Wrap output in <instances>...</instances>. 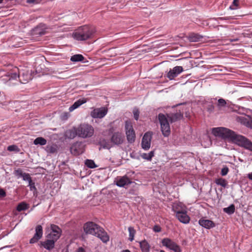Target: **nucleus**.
Masks as SVG:
<instances>
[{
	"label": "nucleus",
	"instance_id": "58836bf2",
	"mask_svg": "<svg viewBox=\"0 0 252 252\" xmlns=\"http://www.w3.org/2000/svg\"><path fill=\"white\" fill-rule=\"evenodd\" d=\"M7 150H8V151H18V147H17V146L14 145H10V146H9L7 147Z\"/></svg>",
	"mask_w": 252,
	"mask_h": 252
},
{
	"label": "nucleus",
	"instance_id": "f3484780",
	"mask_svg": "<svg viewBox=\"0 0 252 252\" xmlns=\"http://www.w3.org/2000/svg\"><path fill=\"white\" fill-rule=\"evenodd\" d=\"M172 209L176 215L183 211H186L187 208L183 203L181 202H175L172 205Z\"/></svg>",
	"mask_w": 252,
	"mask_h": 252
},
{
	"label": "nucleus",
	"instance_id": "09e8293b",
	"mask_svg": "<svg viewBox=\"0 0 252 252\" xmlns=\"http://www.w3.org/2000/svg\"><path fill=\"white\" fill-rule=\"evenodd\" d=\"M121 252H131L128 250H125L122 251Z\"/></svg>",
	"mask_w": 252,
	"mask_h": 252
},
{
	"label": "nucleus",
	"instance_id": "f8f14e48",
	"mask_svg": "<svg viewBox=\"0 0 252 252\" xmlns=\"http://www.w3.org/2000/svg\"><path fill=\"white\" fill-rule=\"evenodd\" d=\"M152 137V133L151 132H147L144 135L141 142V146L144 150H148L150 149Z\"/></svg>",
	"mask_w": 252,
	"mask_h": 252
},
{
	"label": "nucleus",
	"instance_id": "ddd939ff",
	"mask_svg": "<svg viewBox=\"0 0 252 252\" xmlns=\"http://www.w3.org/2000/svg\"><path fill=\"white\" fill-rule=\"evenodd\" d=\"M183 71V68L181 66H176L170 69L167 73V77L171 80L176 77L179 74Z\"/></svg>",
	"mask_w": 252,
	"mask_h": 252
},
{
	"label": "nucleus",
	"instance_id": "c85d7f7f",
	"mask_svg": "<svg viewBox=\"0 0 252 252\" xmlns=\"http://www.w3.org/2000/svg\"><path fill=\"white\" fill-rule=\"evenodd\" d=\"M223 211L228 214H232L235 211V206L231 204L229 207L223 208Z\"/></svg>",
	"mask_w": 252,
	"mask_h": 252
},
{
	"label": "nucleus",
	"instance_id": "79ce46f5",
	"mask_svg": "<svg viewBox=\"0 0 252 252\" xmlns=\"http://www.w3.org/2000/svg\"><path fill=\"white\" fill-rule=\"evenodd\" d=\"M153 230L156 232H159L161 231V227L158 225H156L153 227Z\"/></svg>",
	"mask_w": 252,
	"mask_h": 252
},
{
	"label": "nucleus",
	"instance_id": "37998d69",
	"mask_svg": "<svg viewBox=\"0 0 252 252\" xmlns=\"http://www.w3.org/2000/svg\"><path fill=\"white\" fill-rule=\"evenodd\" d=\"M234 18L233 17H220L219 18V19L220 20H232L234 19Z\"/></svg>",
	"mask_w": 252,
	"mask_h": 252
},
{
	"label": "nucleus",
	"instance_id": "3c124183",
	"mask_svg": "<svg viewBox=\"0 0 252 252\" xmlns=\"http://www.w3.org/2000/svg\"><path fill=\"white\" fill-rule=\"evenodd\" d=\"M251 128H252V125H251Z\"/></svg>",
	"mask_w": 252,
	"mask_h": 252
},
{
	"label": "nucleus",
	"instance_id": "9d476101",
	"mask_svg": "<svg viewBox=\"0 0 252 252\" xmlns=\"http://www.w3.org/2000/svg\"><path fill=\"white\" fill-rule=\"evenodd\" d=\"M107 108L102 107L98 108H95L90 113V115L93 118H102L107 113Z\"/></svg>",
	"mask_w": 252,
	"mask_h": 252
},
{
	"label": "nucleus",
	"instance_id": "a211bd4d",
	"mask_svg": "<svg viewBox=\"0 0 252 252\" xmlns=\"http://www.w3.org/2000/svg\"><path fill=\"white\" fill-rule=\"evenodd\" d=\"M176 218L181 222L185 224H187L189 222L190 218L187 215V210L186 211H183L179 214L176 215Z\"/></svg>",
	"mask_w": 252,
	"mask_h": 252
},
{
	"label": "nucleus",
	"instance_id": "39448f33",
	"mask_svg": "<svg viewBox=\"0 0 252 252\" xmlns=\"http://www.w3.org/2000/svg\"><path fill=\"white\" fill-rule=\"evenodd\" d=\"M84 230L86 234H92L99 238L103 243H107L109 237L102 228L97 224L89 221L84 225Z\"/></svg>",
	"mask_w": 252,
	"mask_h": 252
},
{
	"label": "nucleus",
	"instance_id": "8fccbe9b",
	"mask_svg": "<svg viewBox=\"0 0 252 252\" xmlns=\"http://www.w3.org/2000/svg\"><path fill=\"white\" fill-rule=\"evenodd\" d=\"M104 148H108V147L107 146H104Z\"/></svg>",
	"mask_w": 252,
	"mask_h": 252
},
{
	"label": "nucleus",
	"instance_id": "c03bdc74",
	"mask_svg": "<svg viewBox=\"0 0 252 252\" xmlns=\"http://www.w3.org/2000/svg\"><path fill=\"white\" fill-rule=\"evenodd\" d=\"M5 195V191L3 189H0V197H4Z\"/></svg>",
	"mask_w": 252,
	"mask_h": 252
},
{
	"label": "nucleus",
	"instance_id": "393cba45",
	"mask_svg": "<svg viewBox=\"0 0 252 252\" xmlns=\"http://www.w3.org/2000/svg\"><path fill=\"white\" fill-rule=\"evenodd\" d=\"M139 244L142 252H149L150 246L147 241H142L139 242Z\"/></svg>",
	"mask_w": 252,
	"mask_h": 252
},
{
	"label": "nucleus",
	"instance_id": "20e7f679",
	"mask_svg": "<svg viewBox=\"0 0 252 252\" xmlns=\"http://www.w3.org/2000/svg\"><path fill=\"white\" fill-rule=\"evenodd\" d=\"M182 117L183 115L181 113L165 115L162 113L158 114V119L160 125V129L164 137H168L170 134L169 123H172Z\"/></svg>",
	"mask_w": 252,
	"mask_h": 252
},
{
	"label": "nucleus",
	"instance_id": "ea45409f",
	"mask_svg": "<svg viewBox=\"0 0 252 252\" xmlns=\"http://www.w3.org/2000/svg\"><path fill=\"white\" fill-rule=\"evenodd\" d=\"M134 118L136 120H137L139 117V112L137 109H134L133 111Z\"/></svg>",
	"mask_w": 252,
	"mask_h": 252
},
{
	"label": "nucleus",
	"instance_id": "2f4dec72",
	"mask_svg": "<svg viewBox=\"0 0 252 252\" xmlns=\"http://www.w3.org/2000/svg\"><path fill=\"white\" fill-rule=\"evenodd\" d=\"M28 208V205L24 202H22L18 204L17 207V210L20 212L23 210H26Z\"/></svg>",
	"mask_w": 252,
	"mask_h": 252
},
{
	"label": "nucleus",
	"instance_id": "412c9836",
	"mask_svg": "<svg viewBox=\"0 0 252 252\" xmlns=\"http://www.w3.org/2000/svg\"><path fill=\"white\" fill-rule=\"evenodd\" d=\"M188 38L190 42H197L201 40L203 36L197 33H191L189 35Z\"/></svg>",
	"mask_w": 252,
	"mask_h": 252
},
{
	"label": "nucleus",
	"instance_id": "a19ab883",
	"mask_svg": "<svg viewBox=\"0 0 252 252\" xmlns=\"http://www.w3.org/2000/svg\"><path fill=\"white\" fill-rule=\"evenodd\" d=\"M228 168L226 166L222 168L221 170V174L222 176H225L228 172Z\"/></svg>",
	"mask_w": 252,
	"mask_h": 252
},
{
	"label": "nucleus",
	"instance_id": "423d86ee",
	"mask_svg": "<svg viewBox=\"0 0 252 252\" xmlns=\"http://www.w3.org/2000/svg\"><path fill=\"white\" fill-rule=\"evenodd\" d=\"M95 32L94 29L88 25L79 27L72 34L74 39L78 41H85L93 37Z\"/></svg>",
	"mask_w": 252,
	"mask_h": 252
},
{
	"label": "nucleus",
	"instance_id": "aec40b11",
	"mask_svg": "<svg viewBox=\"0 0 252 252\" xmlns=\"http://www.w3.org/2000/svg\"><path fill=\"white\" fill-rule=\"evenodd\" d=\"M198 223L201 226L206 229H210L215 226L214 222L209 220L200 219Z\"/></svg>",
	"mask_w": 252,
	"mask_h": 252
},
{
	"label": "nucleus",
	"instance_id": "7c9ffc66",
	"mask_svg": "<svg viewBox=\"0 0 252 252\" xmlns=\"http://www.w3.org/2000/svg\"><path fill=\"white\" fill-rule=\"evenodd\" d=\"M226 105V101L223 98H220L218 100L217 107L219 109H221V108L224 107Z\"/></svg>",
	"mask_w": 252,
	"mask_h": 252
},
{
	"label": "nucleus",
	"instance_id": "9b49d317",
	"mask_svg": "<svg viewBox=\"0 0 252 252\" xmlns=\"http://www.w3.org/2000/svg\"><path fill=\"white\" fill-rule=\"evenodd\" d=\"M51 231L48 235V237L54 241H57L61 236L62 230L57 225L52 224L51 225Z\"/></svg>",
	"mask_w": 252,
	"mask_h": 252
},
{
	"label": "nucleus",
	"instance_id": "7ed1b4c3",
	"mask_svg": "<svg viewBox=\"0 0 252 252\" xmlns=\"http://www.w3.org/2000/svg\"><path fill=\"white\" fill-rule=\"evenodd\" d=\"M94 132V128L92 126L83 123L67 130L66 136L70 139H73L76 136L85 139L92 137Z\"/></svg>",
	"mask_w": 252,
	"mask_h": 252
},
{
	"label": "nucleus",
	"instance_id": "e433bc0d",
	"mask_svg": "<svg viewBox=\"0 0 252 252\" xmlns=\"http://www.w3.org/2000/svg\"><path fill=\"white\" fill-rule=\"evenodd\" d=\"M22 178L23 180L27 181L28 182L32 180V178L29 173H24Z\"/></svg>",
	"mask_w": 252,
	"mask_h": 252
},
{
	"label": "nucleus",
	"instance_id": "f257e3e1",
	"mask_svg": "<svg viewBox=\"0 0 252 252\" xmlns=\"http://www.w3.org/2000/svg\"><path fill=\"white\" fill-rule=\"evenodd\" d=\"M212 132L215 136L227 139L246 150L252 151V142L228 128L223 127H215L212 129Z\"/></svg>",
	"mask_w": 252,
	"mask_h": 252
},
{
	"label": "nucleus",
	"instance_id": "6ab92c4d",
	"mask_svg": "<svg viewBox=\"0 0 252 252\" xmlns=\"http://www.w3.org/2000/svg\"><path fill=\"white\" fill-rule=\"evenodd\" d=\"M252 120L250 118L247 116H241L237 118V121L238 122L250 128L252 125Z\"/></svg>",
	"mask_w": 252,
	"mask_h": 252
},
{
	"label": "nucleus",
	"instance_id": "473e14b6",
	"mask_svg": "<svg viewBox=\"0 0 252 252\" xmlns=\"http://www.w3.org/2000/svg\"><path fill=\"white\" fill-rule=\"evenodd\" d=\"M215 183L218 185H220L223 187H225L227 185V182L226 181L222 178H219L217 179L215 181Z\"/></svg>",
	"mask_w": 252,
	"mask_h": 252
},
{
	"label": "nucleus",
	"instance_id": "c9c22d12",
	"mask_svg": "<svg viewBox=\"0 0 252 252\" xmlns=\"http://www.w3.org/2000/svg\"><path fill=\"white\" fill-rule=\"evenodd\" d=\"M29 186L30 187V189L31 190H36V189L34 185V183L32 182V180L29 181Z\"/></svg>",
	"mask_w": 252,
	"mask_h": 252
},
{
	"label": "nucleus",
	"instance_id": "a878e982",
	"mask_svg": "<svg viewBox=\"0 0 252 252\" xmlns=\"http://www.w3.org/2000/svg\"><path fill=\"white\" fill-rule=\"evenodd\" d=\"M46 143L47 140L41 137L36 138L33 141V144L36 145H40L41 146H43L46 145Z\"/></svg>",
	"mask_w": 252,
	"mask_h": 252
},
{
	"label": "nucleus",
	"instance_id": "4c0bfd02",
	"mask_svg": "<svg viewBox=\"0 0 252 252\" xmlns=\"http://www.w3.org/2000/svg\"><path fill=\"white\" fill-rule=\"evenodd\" d=\"M238 1H239V0H233L232 4L230 6L229 8L232 10L235 9L236 8L234 7V6H236V7L238 6Z\"/></svg>",
	"mask_w": 252,
	"mask_h": 252
},
{
	"label": "nucleus",
	"instance_id": "0eeeda50",
	"mask_svg": "<svg viewBox=\"0 0 252 252\" xmlns=\"http://www.w3.org/2000/svg\"><path fill=\"white\" fill-rule=\"evenodd\" d=\"M110 141L112 145H120L125 141V136L120 131H115L113 128L109 129Z\"/></svg>",
	"mask_w": 252,
	"mask_h": 252
},
{
	"label": "nucleus",
	"instance_id": "a18cd8bd",
	"mask_svg": "<svg viewBox=\"0 0 252 252\" xmlns=\"http://www.w3.org/2000/svg\"><path fill=\"white\" fill-rule=\"evenodd\" d=\"M77 252H85V250L82 247H80L78 249Z\"/></svg>",
	"mask_w": 252,
	"mask_h": 252
},
{
	"label": "nucleus",
	"instance_id": "603ef678",
	"mask_svg": "<svg viewBox=\"0 0 252 252\" xmlns=\"http://www.w3.org/2000/svg\"><path fill=\"white\" fill-rule=\"evenodd\" d=\"M160 252H164V251H162V250H161V251H160Z\"/></svg>",
	"mask_w": 252,
	"mask_h": 252
},
{
	"label": "nucleus",
	"instance_id": "f704fd0d",
	"mask_svg": "<svg viewBox=\"0 0 252 252\" xmlns=\"http://www.w3.org/2000/svg\"><path fill=\"white\" fill-rule=\"evenodd\" d=\"M14 174L18 178H20V177H22V176H23L24 173H23L21 169H18L15 171Z\"/></svg>",
	"mask_w": 252,
	"mask_h": 252
},
{
	"label": "nucleus",
	"instance_id": "72a5a7b5",
	"mask_svg": "<svg viewBox=\"0 0 252 252\" xmlns=\"http://www.w3.org/2000/svg\"><path fill=\"white\" fill-rule=\"evenodd\" d=\"M85 164L87 167L90 168H94L96 167L94 162L91 159H87L85 161Z\"/></svg>",
	"mask_w": 252,
	"mask_h": 252
},
{
	"label": "nucleus",
	"instance_id": "b1692460",
	"mask_svg": "<svg viewBox=\"0 0 252 252\" xmlns=\"http://www.w3.org/2000/svg\"><path fill=\"white\" fill-rule=\"evenodd\" d=\"M86 102V100L85 99H79L75 101L73 105H72L69 108V111L70 112H72L75 109L78 108L80 106H81L82 104L85 103Z\"/></svg>",
	"mask_w": 252,
	"mask_h": 252
},
{
	"label": "nucleus",
	"instance_id": "1a4fd4ad",
	"mask_svg": "<svg viewBox=\"0 0 252 252\" xmlns=\"http://www.w3.org/2000/svg\"><path fill=\"white\" fill-rule=\"evenodd\" d=\"M162 245L174 252H181L180 247L172 240L169 238H164L161 241Z\"/></svg>",
	"mask_w": 252,
	"mask_h": 252
},
{
	"label": "nucleus",
	"instance_id": "c756f323",
	"mask_svg": "<svg viewBox=\"0 0 252 252\" xmlns=\"http://www.w3.org/2000/svg\"><path fill=\"white\" fill-rule=\"evenodd\" d=\"M129 232V240L132 241L134 239V235L135 234V230L132 227H129L128 228Z\"/></svg>",
	"mask_w": 252,
	"mask_h": 252
},
{
	"label": "nucleus",
	"instance_id": "dca6fc26",
	"mask_svg": "<svg viewBox=\"0 0 252 252\" xmlns=\"http://www.w3.org/2000/svg\"><path fill=\"white\" fill-rule=\"evenodd\" d=\"M42 227L40 225H38L36 227L35 233L33 237L30 240V243L33 244L37 242L42 237Z\"/></svg>",
	"mask_w": 252,
	"mask_h": 252
},
{
	"label": "nucleus",
	"instance_id": "2eb2a0df",
	"mask_svg": "<svg viewBox=\"0 0 252 252\" xmlns=\"http://www.w3.org/2000/svg\"><path fill=\"white\" fill-rule=\"evenodd\" d=\"M84 150V146L80 142H76L74 143L70 149L71 153L75 155L81 154L83 153Z\"/></svg>",
	"mask_w": 252,
	"mask_h": 252
},
{
	"label": "nucleus",
	"instance_id": "6e6552de",
	"mask_svg": "<svg viewBox=\"0 0 252 252\" xmlns=\"http://www.w3.org/2000/svg\"><path fill=\"white\" fill-rule=\"evenodd\" d=\"M125 129L128 142L133 143L135 139V134L130 122H126Z\"/></svg>",
	"mask_w": 252,
	"mask_h": 252
},
{
	"label": "nucleus",
	"instance_id": "49530a36",
	"mask_svg": "<svg viewBox=\"0 0 252 252\" xmlns=\"http://www.w3.org/2000/svg\"><path fill=\"white\" fill-rule=\"evenodd\" d=\"M248 177L251 180H252V172L248 174Z\"/></svg>",
	"mask_w": 252,
	"mask_h": 252
},
{
	"label": "nucleus",
	"instance_id": "4468645a",
	"mask_svg": "<svg viewBox=\"0 0 252 252\" xmlns=\"http://www.w3.org/2000/svg\"><path fill=\"white\" fill-rule=\"evenodd\" d=\"M115 182L116 185L120 187H125L132 183L130 179L126 175L118 177L116 179Z\"/></svg>",
	"mask_w": 252,
	"mask_h": 252
},
{
	"label": "nucleus",
	"instance_id": "5701e85b",
	"mask_svg": "<svg viewBox=\"0 0 252 252\" xmlns=\"http://www.w3.org/2000/svg\"><path fill=\"white\" fill-rule=\"evenodd\" d=\"M34 34L42 35L45 33V26L44 25H40L33 30Z\"/></svg>",
	"mask_w": 252,
	"mask_h": 252
},
{
	"label": "nucleus",
	"instance_id": "4be33fe9",
	"mask_svg": "<svg viewBox=\"0 0 252 252\" xmlns=\"http://www.w3.org/2000/svg\"><path fill=\"white\" fill-rule=\"evenodd\" d=\"M55 242V241L51 239L50 240H47L45 242H42L41 245L46 249L50 250L54 247Z\"/></svg>",
	"mask_w": 252,
	"mask_h": 252
},
{
	"label": "nucleus",
	"instance_id": "f03ea898",
	"mask_svg": "<svg viewBox=\"0 0 252 252\" xmlns=\"http://www.w3.org/2000/svg\"><path fill=\"white\" fill-rule=\"evenodd\" d=\"M0 75L1 77H5L2 79L4 81L16 80L18 78L21 83L26 84L32 79L31 71L26 67L19 68L16 66L12 67L7 72L1 71Z\"/></svg>",
	"mask_w": 252,
	"mask_h": 252
},
{
	"label": "nucleus",
	"instance_id": "bb28decb",
	"mask_svg": "<svg viewBox=\"0 0 252 252\" xmlns=\"http://www.w3.org/2000/svg\"><path fill=\"white\" fill-rule=\"evenodd\" d=\"M84 59V57L81 54H76L72 56L71 58V61L73 62H81Z\"/></svg>",
	"mask_w": 252,
	"mask_h": 252
},
{
	"label": "nucleus",
	"instance_id": "cd10ccee",
	"mask_svg": "<svg viewBox=\"0 0 252 252\" xmlns=\"http://www.w3.org/2000/svg\"><path fill=\"white\" fill-rule=\"evenodd\" d=\"M154 156V151H151L149 153H143L141 155V157L148 160H151Z\"/></svg>",
	"mask_w": 252,
	"mask_h": 252
},
{
	"label": "nucleus",
	"instance_id": "de8ad7c7",
	"mask_svg": "<svg viewBox=\"0 0 252 252\" xmlns=\"http://www.w3.org/2000/svg\"><path fill=\"white\" fill-rule=\"evenodd\" d=\"M214 109V107L213 105H211L210 107L208 108V110L212 111Z\"/></svg>",
	"mask_w": 252,
	"mask_h": 252
}]
</instances>
